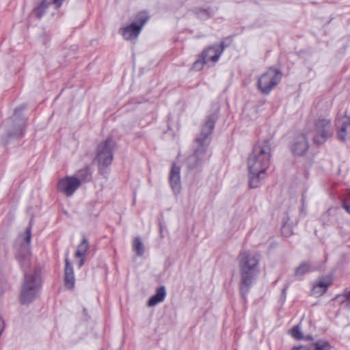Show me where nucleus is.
<instances>
[{"instance_id":"obj_10","label":"nucleus","mask_w":350,"mask_h":350,"mask_svg":"<svg viewBox=\"0 0 350 350\" xmlns=\"http://www.w3.org/2000/svg\"><path fill=\"white\" fill-rule=\"evenodd\" d=\"M80 187L78 180L72 176H67L61 178L57 184L58 191L65 196H72Z\"/></svg>"},{"instance_id":"obj_26","label":"nucleus","mask_w":350,"mask_h":350,"mask_svg":"<svg viewBox=\"0 0 350 350\" xmlns=\"http://www.w3.org/2000/svg\"><path fill=\"white\" fill-rule=\"evenodd\" d=\"M291 336L297 339L301 340L304 338L303 334L301 332V329L298 325L295 326L291 331Z\"/></svg>"},{"instance_id":"obj_30","label":"nucleus","mask_w":350,"mask_h":350,"mask_svg":"<svg viewBox=\"0 0 350 350\" xmlns=\"http://www.w3.org/2000/svg\"><path fill=\"white\" fill-rule=\"evenodd\" d=\"M343 207L350 213V195L344 200Z\"/></svg>"},{"instance_id":"obj_15","label":"nucleus","mask_w":350,"mask_h":350,"mask_svg":"<svg viewBox=\"0 0 350 350\" xmlns=\"http://www.w3.org/2000/svg\"><path fill=\"white\" fill-rule=\"evenodd\" d=\"M309 145L307 137L304 134H300L296 137L292 146V152L299 156L304 154L308 150Z\"/></svg>"},{"instance_id":"obj_27","label":"nucleus","mask_w":350,"mask_h":350,"mask_svg":"<svg viewBox=\"0 0 350 350\" xmlns=\"http://www.w3.org/2000/svg\"><path fill=\"white\" fill-rule=\"evenodd\" d=\"M150 19L148 13L146 11L139 12L136 16L135 22H147Z\"/></svg>"},{"instance_id":"obj_24","label":"nucleus","mask_w":350,"mask_h":350,"mask_svg":"<svg viewBox=\"0 0 350 350\" xmlns=\"http://www.w3.org/2000/svg\"><path fill=\"white\" fill-rule=\"evenodd\" d=\"M308 350H329V344L324 340H318L314 344L307 346Z\"/></svg>"},{"instance_id":"obj_3","label":"nucleus","mask_w":350,"mask_h":350,"mask_svg":"<svg viewBox=\"0 0 350 350\" xmlns=\"http://www.w3.org/2000/svg\"><path fill=\"white\" fill-rule=\"evenodd\" d=\"M260 256L248 251L241 252L239 256V269L241 277L239 291L241 297H246L254 284L259 273Z\"/></svg>"},{"instance_id":"obj_7","label":"nucleus","mask_w":350,"mask_h":350,"mask_svg":"<svg viewBox=\"0 0 350 350\" xmlns=\"http://www.w3.org/2000/svg\"><path fill=\"white\" fill-rule=\"evenodd\" d=\"M25 107V106H21L16 108L14 116L5 122L9 137L18 138L23 136L27 126V119L21 116L20 112Z\"/></svg>"},{"instance_id":"obj_11","label":"nucleus","mask_w":350,"mask_h":350,"mask_svg":"<svg viewBox=\"0 0 350 350\" xmlns=\"http://www.w3.org/2000/svg\"><path fill=\"white\" fill-rule=\"evenodd\" d=\"M225 47L224 42H221L219 44H215L204 49L201 55L204 58V61L208 64H215L219 61Z\"/></svg>"},{"instance_id":"obj_13","label":"nucleus","mask_w":350,"mask_h":350,"mask_svg":"<svg viewBox=\"0 0 350 350\" xmlns=\"http://www.w3.org/2000/svg\"><path fill=\"white\" fill-rule=\"evenodd\" d=\"M64 1L65 0H51L48 1L46 0H43L32 11L31 16L32 18L36 20H40L44 14L45 10L49 7V5L53 4L56 8H59L62 6Z\"/></svg>"},{"instance_id":"obj_16","label":"nucleus","mask_w":350,"mask_h":350,"mask_svg":"<svg viewBox=\"0 0 350 350\" xmlns=\"http://www.w3.org/2000/svg\"><path fill=\"white\" fill-rule=\"evenodd\" d=\"M90 247V244L88 239L83 236L81 241L77 247L76 252L75 253V258H79L78 266L79 267H81L85 263V258L87 256L88 251Z\"/></svg>"},{"instance_id":"obj_19","label":"nucleus","mask_w":350,"mask_h":350,"mask_svg":"<svg viewBox=\"0 0 350 350\" xmlns=\"http://www.w3.org/2000/svg\"><path fill=\"white\" fill-rule=\"evenodd\" d=\"M66 267L64 273L65 286L68 289H72L75 287V278L72 267L69 262L68 258H66Z\"/></svg>"},{"instance_id":"obj_21","label":"nucleus","mask_w":350,"mask_h":350,"mask_svg":"<svg viewBox=\"0 0 350 350\" xmlns=\"http://www.w3.org/2000/svg\"><path fill=\"white\" fill-rule=\"evenodd\" d=\"M331 282L329 280L327 281L320 280L317 284L313 286L312 293L316 297L323 295L327 290L328 286L330 285Z\"/></svg>"},{"instance_id":"obj_31","label":"nucleus","mask_w":350,"mask_h":350,"mask_svg":"<svg viewBox=\"0 0 350 350\" xmlns=\"http://www.w3.org/2000/svg\"><path fill=\"white\" fill-rule=\"evenodd\" d=\"M291 350H308L307 346H297L294 347Z\"/></svg>"},{"instance_id":"obj_32","label":"nucleus","mask_w":350,"mask_h":350,"mask_svg":"<svg viewBox=\"0 0 350 350\" xmlns=\"http://www.w3.org/2000/svg\"><path fill=\"white\" fill-rule=\"evenodd\" d=\"M344 297L346 298V299L349 301H350V291H345L343 294Z\"/></svg>"},{"instance_id":"obj_17","label":"nucleus","mask_w":350,"mask_h":350,"mask_svg":"<svg viewBox=\"0 0 350 350\" xmlns=\"http://www.w3.org/2000/svg\"><path fill=\"white\" fill-rule=\"evenodd\" d=\"M40 291L34 290L27 286H21L20 293V301L22 304L28 305L38 296Z\"/></svg>"},{"instance_id":"obj_20","label":"nucleus","mask_w":350,"mask_h":350,"mask_svg":"<svg viewBox=\"0 0 350 350\" xmlns=\"http://www.w3.org/2000/svg\"><path fill=\"white\" fill-rule=\"evenodd\" d=\"M338 137L340 139L344 141L346 139L348 131H350V118L344 117L338 121Z\"/></svg>"},{"instance_id":"obj_8","label":"nucleus","mask_w":350,"mask_h":350,"mask_svg":"<svg viewBox=\"0 0 350 350\" xmlns=\"http://www.w3.org/2000/svg\"><path fill=\"white\" fill-rule=\"evenodd\" d=\"M23 239L21 247L17 254V260L25 271L33 270V267H31V258L29 250L31 243V230L27 228L25 232L20 237V240Z\"/></svg>"},{"instance_id":"obj_18","label":"nucleus","mask_w":350,"mask_h":350,"mask_svg":"<svg viewBox=\"0 0 350 350\" xmlns=\"http://www.w3.org/2000/svg\"><path fill=\"white\" fill-rule=\"evenodd\" d=\"M77 180L79 182V185L81 186L83 184L90 182L92 179V170L89 166L79 170L73 175Z\"/></svg>"},{"instance_id":"obj_4","label":"nucleus","mask_w":350,"mask_h":350,"mask_svg":"<svg viewBox=\"0 0 350 350\" xmlns=\"http://www.w3.org/2000/svg\"><path fill=\"white\" fill-rule=\"evenodd\" d=\"M308 133L312 138L314 144H324L333 133L331 121L325 118L316 120Z\"/></svg>"},{"instance_id":"obj_2","label":"nucleus","mask_w":350,"mask_h":350,"mask_svg":"<svg viewBox=\"0 0 350 350\" xmlns=\"http://www.w3.org/2000/svg\"><path fill=\"white\" fill-rule=\"evenodd\" d=\"M217 118L218 113L217 111L206 117L202 126L200 133L194 140L193 152L186 159V164L189 169L198 167L206 160L208 148L211 140V134Z\"/></svg>"},{"instance_id":"obj_23","label":"nucleus","mask_w":350,"mask_h":350,"mask_svg":"<svg viewBox=\"0 0 350 350\" xmlns=\"http://www.w3.org/2000/svg\"><path fill=\"white\" fill-rule=\"evenodd\" d=\"M314 269L312 267L311 264L309 262H303L297 267L295 271V276H301L306 273L314 271Z\"/></svg>"},{"instance_id":"obj_9","label":"nucleus","mask_w":350,"mask_h":350,"mask_svg":"<svg viewBox=\"0 0 350 350\" xmlns=\"http://www.w3.org/2000/svg\"><path fill=\"white\" fill-rule=\"evenodd\" d=\"M42 278L40 269L34 266L33 270L25 271L23 286H27L34 290L40 291L42 287Z\"/></svg>"},{"instance_id":"obj_22","label":"nucleus","mask_w":350,"mask_h":350,"mask_svg":"<svg viewBox=\"0 0 350 350\" xmlns=\"http://www.w3.org/2000/svg\"><path fill=\"white\" fill-rule=\"evenodd\" d=\"M166 291L164 286L159 287L154 295L151 297L148 301L149 306H154L157 304L163 301L165 297Z\"/></svg>"},{"instance_id":"obj_1","label":"nucleus","mask_w":350,"mask_h":350,"mask_svg":"<svg viewBox=\"0 0 350 350\" xmlns=\"http://www.w3.org/2000/svg\"><path fill=\"white\" fill-rule=\"evenodd\" d=\"M271 157V144L269 142H260L254 146L247 160L251 188H257L260 185L269 166Z\"/></svg>"},{"instance_id":"obj_5","label":"nucleus","mask_w":350,"mask_h":350,"mask_svg":"<svg viewBox=\"0 0 350 350\" xmlns=\"http://www.w3.org/2000/svg\"><path fill=\"white\" fill-rule=\"evenodd\" d=\"M282 74L277 68H270L258 79L257 88L264 94H269L280 82Z\"/></svg>"},{"instance_id":"obj_29","label":"nucleus","mask_w":350,"mask_h":350,"mask_svg":"<svg viewBox=\"0 0 350 350\" xmlns=\"http://www.w3.org/2000/svg\"><path fill=\"white\" fill-rule=\"evenodd\" d=\"M282 234L284 237H289L293 234L291 228L289 225L284 224L282 228Z\"/></svg>"},{"instance_id":"obj_14","label":"nucleus","mask_w":350,"mask_h":350,"mask_svg":"<svg viewBox=\"0 0 350 350\" xmlns=\"http://www.w3.org/2000/svg\"><path fill=\"white\" fill-rule=\"evenodd\" d=\"M145 23H130L120 29L124 40H132L138 37Z\"/></svg>"},{"instance_id":"obj_12","label":"nucleus","mask_w":350,"mask_h":350,"mask_svg":"<svg viewBox=\"0 0 350 350\" xmlns=\"http://www.w3.org/2000/svg\"><path fill=\"white\" fill-rule=\"evenodd\" d=\"M169 181L174 193L178 194L181 191L180 167L175 164L172 165Z\"/></svg>"},{"instance_id":"obj_28","label":"nucleus","mask_w":350,"mask_h":350,"mask_svg":"<svg viewBox=\"0 0 350 350\" xmlns=\"http://www.w3.org/2000/svg\"><path fill=\"white\" fill-rule=\"evenodd\" d=\"M208 64L206 62L204 61V58L201 55L200 57L196 60L193 64V68L196 70H200L202 69L204 65Z\"/></svg>"},{"instance_id":"obj_6","label":"nucleus","mask_w":350,"mask_h":350,"mask_svg":"<svg viewBox=\"0 0 350 350\" xmlns=\"http://www.w3.org/2000/svg\"><path fill=\"white\" fill-rule=\"evenodd\" d=\"M113 148L114 142L110 139H106L98 146L96 161L98 163V170L101 174L107 172L106 167L112 162Z\"/></svg>"},{"instance_id":"obj_25","label":"nucleus","mask_w":350,"mask_h":350,"mask_svg":"<svg viewBox=\"0 0 350 350\" xmlns=\"http://www.w3.org/2000/svg\"><path fill=\"white\" fill-rule=\"evenodd\" d=\"M133 250L135 252L138 256H142L144 254V247L140 238L136 237L133 240Z\"/></svg>"}]
</instances>
